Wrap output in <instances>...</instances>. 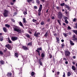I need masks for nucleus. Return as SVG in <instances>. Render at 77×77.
Returning <instances> with one entry per match:
<instances>
[{"instance_id": "obj_36", "label": "nucleus", "mask_w": 77, "mask_h": 77, "mask_svg": "<svg viewBox=\"0 0 77 77\" xmlns=\"http://www.w3.org/2000/svg\"><path fill=\"white\" fill-rule=\"evenodd\" d=\"M67 20H65V23H66L67 24H68L69 23V22H68V21Z\"/></svg>"}, {"instance_id": "obj_26", "label": "nucleus", "mask_w": 77, "mask_h": 77, "mask_svg": "<svg viewBox=\"0 0 77 77\" xmlns=\"http://www.w3.org/2000/svg\"><path fill=\"white\" fill-rule=\"evenodd\" d=\"M48 56L49 58H52V55L51 54H49Z\"/></svg>"}, {"instance_id": "obj_13", "label": "nucleus", "mask_w": 77, "mask_h": 77, "mask_svg": "<svg viewBox=\"0 0 77 77\" xmlns=\"http://www.w3.org/2000/svg\"><path fill=\"white\" fill-rule=\"evenodd\" d=\"M69 42L70 43V45L72 46H73V45H75L74 43H73L72 40H70Z\"/></svg>"}, {"instance_id": "obj_12", "label": "nucleus", "mask_w": 77, "mask_h": 77, "mask_svg": "<svg viewBox=\"0 0 77 77\" xmlns=\"http://www.w3.org/2000/svg\"><path fill=\"white\" fill-rule=\"evenodd\" d=\"M22 48H23L24 50H28V49L27 47L26 46H22Z\"/></svg>"}, {"instance_id": "obj_60", "label": "nucleus", "mask_w": 77, "mask_h": 77, "mask_svg": "<svg viewBox=\"0 0 77 77\" xmlns=\"http://www.w3.org/2000/svg\"><path fill=\"white\" fill-rule=\"evenodd\" d=\"M72 63L73 64H75V63H76L75 62H74V61H72Z\"/></svg>"}, {"instance_id": "obj_16", "label": "nucleus", "mask_w": 77, "mask_h": 77, "mask_svg": "<svg viewBox=\"0 0 77 77\" xmlns=\"http://www.w3.org/2000/svg\"><path fill=\"white\" fill-rule=\"evenodd\" d=\"M3 30L5 32H7V30L6 28H5V27H4V28H3Z\"/></svg>"}, {"instance_id": "obj_61", "label": "nucleus", "mask_w": 77, "mask_h": 77, "mask_svg": "<svg viewBox=\"0 0 77 77\" xmlns=\"http://www.w3.org/2000/svg\"><path fill=\"white\" fill-rule=\"evenodd\" d=\"M73 58H74V59H75L76 58L75 56H73Z\"/></svg>"}, {"instance_id": "obj_18", "label": "nucleus", "mask_w": 77, "mask_h": 77, "mask_svg": "<svg viewBox=\"0 0 77 77\" xmlns=\"http://www.w3.org/2000/svg\"><path fill=\"white\" fill-rule=\"evenodd\" d=\"M0 63L2 65V64H5V61L3 60H1V61H0Z\"/></svg>"}, {"instance_id": "obj_2", "label": "nucleus", "mask_w": 77, "mask_h": 77, "mask_svg": "<svg viewBox=\"0 0 77 77\" xmlns=\"http://www.w3.org/2000/svg\"><path fill=\"white\" fill-rule=\"evenodd\" d=\"M70 54L69 51H65V56L67 57V58H70Z\"/></svg>"}, {"instance_id": "obj_9", "label": "nucleus", "mask_w": 77, "mask_h": 77, "mask_svg": "<svg viewBox=\"0 0 77 77\" xmlns=\"http://www.w3.org/2000/svg\"><path fill=\"white\" fill-rule=\"evenodd\" d=\"M5 47H6L7 48L9 49H10V48H11V45L10 44H8L7 45H6L5 46Z\"/></svg>"}, {"instance_id": "obj_3", "label": "nucleus", "mask_w": 77, "mask_h": 77, "mask_svg": "<svg viewBox=\"0 0 77 77\" xmlns=\"http://www.w3.org/2000/svg\"><path fill=\"white\" fill-rule=\"evenodd\" d=\"M40 51H42V48H37V50L35 51L38 54V55L39 56H40Z\"/></svg>"}, {"instance_id": "obj_64", "label": "nucleus", "mask_w": 77, "mask_h": 77, "mask_svg": "<svg viewBox=\"0 0 77 77\" xmlns=\"http://www.w3.org/2000/svg\"><path fill=\"white\" fill-rule=\"evenodd\" d=\"M48 10H49V9H48V10H47L46 11V13H48Z\"/></svg>"}, {"instance_id": "obj_24", "label": "nucleus", "mask_w": 77, "mask_h": 77, "mask_svg": "<svg viewBox=\"0 0 77 77\" xmlns=\"http://www.w3.org/2000/svg\"><path fill=\"white\" fill-rule=\"evenodd\" d=\"M5 26H6L7 28H10V25H8V24H5Z\"/></svg>"}, {"instance_id": "obj_15", "label": "nucleus", "mask_w": 77, "mask_h": 77, "mask_svg": "<svg viewBox=\"0 0 77 77\" xmlns=\"http://www.w3.org/2000/svg\"><path fill=\"white\" fill-rule=\"evenodd\" d=\"M38 16H41V12L39 8L38 10Z\"/></svg>"}, {"instance_id": "obj_5", "label": "nucleus", "mask_w": 77, "mask_h": 77, "mask_svg": "<svg viewBox=\"0 0 77 77\" xmlns=\"http://www.w3.org/2000/svg\"><path fill=\"white\" fill-rule=\"evenodd\" d=\"M9 11L6 10H5L3 13V16L4 17H7L8 16V13Z\"/></svg>"}, {"instance_id": "obj_42", "label": "nucleus", "mask_w": 77, "mask_h": 77, "mask_svg": "<svg viewBox=\"0 0 77 77\" xmlns=\"http://www.w3.org/2000/svg\"><path fill=\"white\" fill-rule=\"evenodd\" d=\"M11 20L12 22H15V20L14 19H11Z\"/></svg>"}, {"instance_id": "obj_20", "label": "nucleus", "mask_w": 77, "mask_h": 77, "mask_svg": "<svg viewBox=\"0 0 77 77\" xmlns=\"http://www.w3.org/2000/svg\"><path fill=\"white\" fill-rule=\"evenodd\" d=\"M19 25L20 26H21L22 27H23V25L22 23V22H20V21L19 22Z\"/></svg>"}, {"instance_id": "obj_35", "label": "nucleus", "mask_w": 77, "mask_h": 77, "mask_svg": "<svg viewBox=\"0 0 77 77\" xmlns=\"http://www.w3.org/2000/svg\"><path fill=\"white\" fill-rule=\"evenodd\" d=\"M74 28H75V29H77V23L75 24V26H74Z\"/></svg>"}, {"instance_id": "obj_14", "label": "nucleus", "mask_w": 77, "mask_h": 77, "mask_svg": "<svg viewBox=\"0 0 77 77\" xmlns=\"http://www.w3.org/2000/svg\"><path fill=\"white\" fill-rule=\"evenodd\" d=\"M27 46H31L32 47V42H29L27 44Z\"/></svg>"}, {"instance_id": "obj_57", "label": "nucleus", "mask_w": 77, "mask_h": 77, "mask_svg": "<svg viewBox=\"0 0 77 77\" xmlns=\"http://www.w3.org/2000/svg\"><path fill=\"white\" fill-rule=\"evenodd\" d=\"M28 32L30 34H32V32H31V31H29Z\"/></svg>"}, {"instance_id": "obj_51", "label": "nucleus", "mask_w": 77, "mask_h": 77, "mask_svg": "<svg viewBox=\"0 0 77 77\" xmlns=\"http://www.w3.org/2000/svg\"><path fill=\"white\" fill-rule=\"evenodd\" d=\"M41 25H43L44 24V22H41Z\"/></svg>"}, {"instance_id": "obj_63", "label": "nucleus", "mask_w": 77, "mask_h": 77, "mask_svg": "<svg viewBox=\"0 0 77 77\" xmlns=\"http://www.w3.org/2000/svg\"><path fill=\"white\" fill-rule=\"evenodd\" d=\"M60 73V72H57V75H59Z\"/></svg>"}, {"instance_id": "obj_53", "label": "nucleus", "mask_w": 77, "mask_h": 77, "mask_svg": "<svg viewBox=\"0 0 77 77\" xmlns=\"http://www.w3.org/2000/svg\"><path fill=\"white\" fill-rule=\"evenodd\" d=\"M68 29L69 30L71 29V28L70 26H69L68 27Z\"/></svg>"}, {"instance_id": "obj_6", "label": "nucleus", "mask_w": 77, "mask_h": 77, "mask_svg": "<svg viewBox=\"0 0 77 77\" xmlns=\"http://www.w3.org/2000/svg\"><path fill=\"white\" fill-rule=\"evenodd\" d=\"M14 30L15 31H17L18 32V34H19L20 33H21L22 32L21 29H20L19 28H17V27L14 28Z\"/></svg>"}, {"instance_id": "obj_17", "label": "nucleus", "mask_w": 77, "mask_h": 77, "mask_svg": "<svg viewBox=\"0 0 77 77\" xmlns=\"http://www.w3.org/2000/svg\"><path fill=\"white\" fill-rule=\"evenodd\" d=\"M42 5H40V6H39V10H40L41 12L42 11Z\"/></svg>"}, {"instance_id": "obj_10", "label": "nucleus", "mask_w": 77, "mask_h": 77, "mask_svg": "<svg viewBox=\"0 0 77 77\" xmlns=\"http://www.w3.org/2000/svg\"><path fill=\"white\" fill-rule=\"evenodd\" d=\"M12 73L11 72H8L7 74V75L9 77H11Z\"/></svg>"}, {"instance_id": "obj_31", "label": "nucleus", "mask_w": 77, "mask_h": 77, "mask_svg": "<svg viewBox=\"0 0 77 77\" xmlns=\"http://www.w3.org/2000/svg\"><path fill=\"white\" fill-rule=\"evenodd\" d=\"M57 22L60 25H61V23H60L61 21L60 20H57Z\"/></svg>"}, {"instance_id": "obj_50", "label": "nucleus", "mask_w": 77, "mask_h": 77, "mask_svg": "<svg viewBox=\"0 0 77 77\" xmlns=\"http://www.w3.org/2000/svg\"><path fill=\"white\" fill-rule=\"evenodd\" d=\"M41 59L40 58H39V59L38 60V61L39 62V63L40 64V62H41Z\"/></svg>"}, {"instance_id": "obj_52", "label": "nucleus", "mask_w": 77, "mask_h": 77, "mask_svg": "<svg viewBox=\"0 0 77 77\" xmlns=\"http://www.w3.org/2000/svg\"><path fill=\"white\" fill-rule=\"evenodd\" d=\"M63 77H65L66 76H65V72H63Z\"/></svg>"}, {"instance_id": "obj_34", "label": "nucleus", "mask_w": 77, "mask_h": 77, "mask_svg": "<svg viewBox=\"0 0 77 77\" xmlns=\"http://www.w3.org/2000/svg\"><path fill=\"white\" fill-rule=\"evenodd\" d=\"M60 5L62 7H63V6L65 5V3H63L62 4H61Z\"/></svg>"}, {"instance_id": "obj_8", "label": "nucleus", "mask_w": 77, "mask_h": 77, "mask_svg": "<svg viewBox=\"0 0 77 77\" xmlns=\"http://www.w3.org/2000/svg\"><path fill=\"white\" fill-rule=\"evenodd\" d=\"M11 39L12 41H15L18 40V38L17 37H12L11 38Z\"/></svg>"}, {"instance_id": "obj_4", "label": "nucleus", "mask_w": 77, "mask_h": 77, "mask_svg": "<svg viewBox=\"0 0 77 77\" xmlns=\"http://www.w3.org/2000/svg\"><path fill=\"white\" fill-rule=\"evenodd\" d=\"M63 16V14L62 13H61V12H60V11L59 12H58L57 14V17H58V18L59 19H61V18H62Z\"/></svg>"}, {"instance_id": "obj_59", "label": "nucleus", "mask_w": 77, "mask_h": 77, "mask_svg": "<svg viewBox=\"0 0 77 77\" xmlns=\"http://www.w3.org/2000/svg\"><path fill=\"white\" fill-rule=\"evenodd\" d=\"M50 19H48L47 20V21L48 22H50Z\"/></svg>"}, {"instance_id": "obj_49", "label": "nucleus", "mask_w": 77, "mask_h": 77, "mask_svg": "<svg viewBox=\"0 0 77 77\" xmlns=\"http://www.w3.org/2000/svg\"><path fill=\"white\" fill-rule=\"evenodd\" d=\"M63 59L64 60V61L66 62V58H63Z\"/></svg>"}, {"instance_id": "obj_25", "label": "nucleus", "mask_w": 77, "mask_h": 77, "mask_svg": "<svg viewBox=\"0 0 77 77\" xmlns=\"http://www.w3.org/2000/svg\"><path fill=\"white\" fill-rule=\"evenodd\" d=\"M34 1V0H27V2L28 3H31L32 1Z\"/></svg>"}, {"instance_id": "obj_1", "label": "nucleus", "mask_w": 77, "mask_h": 77, "mask_svg": "<svg viewBox=\"0 0 77 77\" xmlns=\"http://www.w3.org/2000/svg\"><path fill=\"white\" fill-rule=\"evenodd\" d=\"M72 32H74L75 34L77 35V30H72ZM72 38H73L72 40H73V41H75L76 42H77V38H76V35H74L72 37Z\"/></svg>"}, {"instance_id": "obj_33", "label": "nucleus", "mask_w": 77, "mask_h": 77, "mask_svg": "<svg viewBox=\"0 0 77 77\" xmlns=\"http://www.w3.org/2000/svg\"><path fill=\"white\" fill-rule=\"evenodd\" d=\"M48 35V32H46L45 33V34L44 35V36L45 37H47V35Z\"/></svg>"}, {"instance_id": "obj_62", "label": "nucleus", "mask_w": 77, "mask_h": 77, "mask_svg": "<svg viewBox=\"0 0 77 77\" xmlns=\"http://www.w3.org/2000/svg\"><path fill=\"white\" fill-rule=\"evenodd\" d=\"M54 36H56L57 35V34L55 33V34H54Z\"/></svg>"}, {"instance_id": "obj_11", "label": "nucleus", "mask_w": 77, "mask_h": 77, "mask_svg": "<svg viewBox=\"0 0 77 77\" xmlns=\"http://www.w3.org/2000/svg\"><path fill=\"white\" fill-rule=\"evenodd\" d=\"M45 52L43 51V52H42V54L41 55V57H45Z\"/></svg>"}, {"instance_id": "obj_39", "label": "nucleus", "mask_w": 77, "mask_h": 77, "mask_svg": "<svg viewBox=\"0 0 77 77\" xmlns=\"http://www.w3.org/2000/svg\"><path fill=\"white\" fill-rule=\"evenodd\" d=\"M23 14H25V15H26V14H27V11H24L23 12Z\"/></svg>"}, {"instance_id": "obj_43", "label": "nucleus", "mask_w": 77, "mask_h": 77, "mask_svg": "<svg viewBox=\"0 0 77 77\" xmlns=\"http://www.w3.org/2000/svg\"><path fill=\"white\" fill-rule=\"evenodd\" d=\"M0 54H1V55H3V53L2 51H0Z\"/></svg>"}, {"instance_id": "obj_47", "label": "nucleus", "mask_w": 77, "mask_h": 77, "mask_svg": "<svg viewBox=\"0 0 77 77\" xmlns=\"http://www.w3.org/2000/svg\"><path fill=\"white\" fill-rule=\"evenodd\" d=\"M42 60H41V61H40V65L41 66H43L42 63L41 62Z\"/></svg>"}, {"instance_id": "obj_41", "label": "nucleus", "mask_w": 77, "mask_h": 77, "mask_svg": "<svg viewBox=\"0 0 77 77\" xmlns=\"http://www.w3.org/2000/svg\"><path fill=\"white\" fill-rule=\"evenodd\" d=\"M68 63V61L67 60L66 58V62H65V63L66 64H67Z\"/></svg>"}, {"instance_id": "obj_23", "label": "nucleus", "mask_w": 77, "mask_h": 77, "mask_svg": "<svg viewBox=\"0 0 77 77\" xmlns=\"http://www.w3.org/2000/svg\"><path fill=\"white\" fill-rule=\"evenodd\" d=\"M26 36L27 37V38H30V35H29V34H26Z\"/></svg>"}, {"instance_id": "obj_32", "label": "nucleus", "mask_w": 77, "mask_h": 77, "mask_svg": "<svg viewBox=\"0 0 77 77\" xmlns=\"http://www.w3.org/2000/svg\"><path fill=\"white\" fill-rule=\"evenodd\" d=\"M36 3H37V4H39L40 3V1H39V0H36Z\"/></svg>"}, {"instance_id": "obj_19", "label": "nucleus", "mask_w": 77, "mask_h": 77, "mask_svg": "<svg viewBox=\"0 0 77 77\" xmlns=\"http://www.w3.org/2000/svg\"><path fill=\"white\" fill-rule=\"evenodd\" d=\"M56 39L57 40V42L58 43H60V38H58V37H56Z\"/></svg>"}, {"instance_id": "obj_22", "label": "nucleus", "mask_w": 77, "mask_h": 77, "mask_svg": "<svg viewBox=\"0 0 77 77\" xmlns=\"http://www.w3.org/2000/svg\"><path fill=\"white\" fill-rule=\"evenodd\" d=\"M65 7L66 8H68L69 10L70 9V7L68 5H65Z\"/></svg>"}, {"instance_id": "obj_21", "label": "nucleus", "mask_w": 77, "mask_h": 77, "mask_svg": "<svg viewBox=\"0 0 77 77\" xmlns=\"http://www.w3.org/2000/svg\"><path fill=\"white\" fill-rule=\"evenodd\" d=\"M3 38H3V36H0V41H1V42H2V41H3V40H4Z\"/></svg>"}, {"instance_id": "obj_48", "label": "nucleus", "mask_w": 77, "mask_h": 77, "mask_svg": "<svg viewBox=\"0 0 77 77\" xmlns=\"http://www.w3.org/2000/svg\"><path fill=\"white\" fill-rule=\"evenodd\" d=\"M8 42L9 43H12L11 41V40H10L9 38L8 40Z\"/></svg>"}, {"instance_id": "obj_29", "label": "nucleus", "mask_w": 77, "mask_h": 77, "mask_svg": "<svg viewBox=\"0 0 77 77\" xmlns=\"http://www.w3.org/2000/svg\"><path fill=\"white\" fill-rule=\"evenodd\" d=\"M70 75H71V73L70 72H68V73H67L68 76H69Z\"/></svg>"}, {"instance_id": "obj_37", "label": "nucleus", "mask_w": 77, "mask_h": 77, "mask_svg": "<svg viewBox=\"0 0 77 77\" xmlns=\"http://www.w3.org/2000/svg\"><path fill=\"white\" fill-rule=\"evenodd\" d=\"M34 74H35V72H31V75L32 76H34Z\"/></svg>"}, {"instance_id": "obj_30", "label": "nucleus", "mask_w": 77, "mask_h": 77, "mask_svg": "<svg viewBox=\"0 0 77 77\" xmlns=\"http://www.w3.org/2000/svg\"><path fill=\"white\" fill-rule=\"evenodd\" d=\"M72 70H75V66H72Z\"/></svg>"}, {"instance_id": "obj_46", "label": "nucleus", "mask_w": 77, "mask_h": 77, "mask_svg": "<svg viewBox=\"0 0 77 77\" xmlns=\"http://www.w3.org/2000/svg\"><path fill=\"white\" fill-rule=\"evenodd\" d=\"M63 35H64V36L65 37H67V35H66V34L65 33H63Z\"/></svg>"}, {"instance_id": "obj_55", "label": "nucleus", "mask_w": 77, "mask_h": 77, "mask_svg": "<svg viewBox=\"0 0 77 77\" xmlns=\"http://www.w3.org/2000/svg\"><path fill=\"white\" fill-rule=\"evenodd\" d=\"M10 4L11 5H14V3H13V2H11Z\"/></svg>"}, {"instance_id": "obj_44", "label": "nucleus", "mask_w": 77, "mask_h": 77, "mask_svg": "<svg viewBox=\"0 0 77 77\" xmlns=\"http://www.w3.org/2000/svg\"><path fill=\"white\" fill-rule=\"evenodd\" d=\"M34 9H37L38 7H37V6H34Z\"/></svg>"}, {"instance_id": "obj_28", "label": "nucleus", "mask_w": 77, "mask_h": 77, "mask_svg": "<svg viewBox=\"0 0 77 77\" xmlns=\"http://www.w3.org/2000/svg\"><path fill=\"white\" fill-rule=\"evenodd\" d=\"M15 55L16 57H18L19 55L18 53H15Z\"/></svg>"}, {"instance_id": "obj_40", "label": "nucleus", "mask_w": 77, "mask_h": 77, "mask_svg": "<svg viewBox=\"0 0 77 77\" xmlns=\"http://www.w3.org/2000/svg\"><path fill=\"white\" fill-rule=\"evenodd\" d=\"M32 21L33 22H37V20H35V19H33L32 20Z\"/></svg>"}, {"instance_id": "obj_54", "label": "nucleus", "mask_w": 77, "mask_h": 77, "mask_svg": "<svg viewBox=\"0 0 77 77\" xmlns=\"http://www.w3.org/2000/svg\"><path fill=\"white\" fill-rule=\"evenodd\" d=\"M64 17L65 20H66L68 19V17H66L65 16Z\"/></svg>"}, {"instance_id": "obj_38", "label": "nucleus", "mask_w": 77, "mask_h": 77, "mask_svg": "<svg viewBox=\"0 0 77 77\" xmlns=\"http://www.w3.org/2000/svg\"><path fill=\"white\" fill-rule=\"evenodd\" d=\"M61 46H62V47L63 48L64 46H65V45H64V43H63V44H62Z\"/></svg>"}, {"instance_id": "obj_45", "label": "nucleus", "mask_w": 77, "mask_h": 77, "mask_svg": "<svg viewBox=\"0 0 77 77\" xmlns=\"http://www.w3.org/2000/svg\"><path fill=\"white\" fill-rule=\"evenodd\" d=\"M76 20H77V19H76V18H74L73 20V22H76Z\"/></svg>"}, {"instance_id": "obj_7", "label": "nucleus", "mask_w": 77, "mask_h": 77, "mask_svg": "<svg viewBox=\"0 0 77 77\" xmlns=\"http://www.w3.org/2000/svg\"><path fill=\"white\" fill-rule=\"evenodd\" d=\"M40 32H37V31H35V33L34 34V36H35L36 37H39V35H40Z\"/></svg>"}, {"instance_id": "obj_58", "label": "nucleus", "mask_w": 77, "mask_h": 77, "mask_svg": "<svg viewBox=\"0 0 77 77\" xmlns=\"http://www.w3.org/2000/svg\"><path fill=\"white\" fill-rule=\"evenodd\" d=\"M51 19H54L55 17H54V16H52V17H51Z\"/></svg>"}, {"instance_id": "obj_56", "label": "nucleus", "mask_w": 77, "mask_h": 77, "mask_svg": "<svg viewBox=\"0 0 77 77\" xmlns=\"http://www.w3.org/2000/svg\"><path fill=\"white\" fill-rule=\"evenodd\" d=\"M43 77H46V74H45H45H44V75L43 76Z\"/></svg>"}, {"instance_id": "obj_27", "label": "nucleus", "mask_w": 77, "mask_h": 77, "mask_svg": "<svg viewBox=\"0 0 77 77\" xmlns=\"http://www.w3.org/2000/svg\"><path fill=\"white\" fill-rule=\"evenodd\" d=\"M23 21L24 23H26L27 22L25 18H23Z\"/></svg>"}]
</instances>
